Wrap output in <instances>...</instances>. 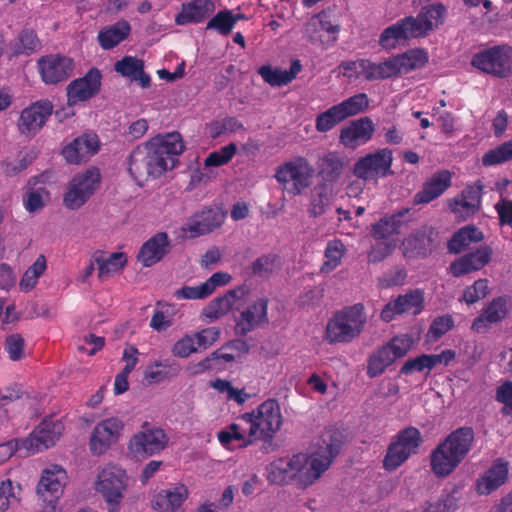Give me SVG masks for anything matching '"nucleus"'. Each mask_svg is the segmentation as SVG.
Instances as JSON below:
<instances>
[{"label":"nucleus","instance_id":"nucleus-1","mask_svg":"<svg viewBox=\"0 0 512 512\" xmlns=\"http://www.w3.org/2000/svg\"><path fill=\"white\" fill-rule=\"evenodd\" d=\"M185 144L178 131L157 135L130 154L128 170L134 180L142 185L149 178H158L179 164Z\"/></svg>","mask_w":512,"mask_h":512},{"label":"nucleus","instance_id":"nucleus-2","mask_svg":"<svg viewBox=\"0 0 512 512\" xmlns=\"http://www.w3.org/2000/svg\"><path fill=\"white\" fill-rule=\"evenodd\" d=\"M282 423L279 403L275 399H267L218 432L217 438L228 449L247 447L257 439L272 438Z\"/></svg>","mask_w":512,"mask_h":512},{"label":"nucleus","instance_id":"nucleus-3","mask_svg":"<svg viewBox=\"0 0 512 512\" xmlns=\"http://www.w3.org/2000/svg\"><path fill=\"white\" fill-rule=\"evenodd\" d=\"M340 446L341 434L335 429H327L309 452L294 454L296 485L307 488L314 484L330 467Z\"/></svg>","mask_w":512,"mask_h":512},{"label":"nucleus","instance_id":"nucleus-4","mask_svg":"<svg viewBox=\"0 0 512 512\" xmlns=\"http://www.w3.org/2000/svg\"><path fill=\"white\" fill-rule=\"evenodd\" d=\"M445 13L442 3L424 6L417 17H405L384 29L379 44L384 49H393L400 41L426 36L434 27L443 24Z\"/></svg>","mask_w":512,"mask_h":512},{"label":"nucleus","instance_id":"nucleus-5","mask_svg":"<svg viewBox=\"0 0 512 512\" xmlns=\"http://www.w3.org/2000/svg\"><path fill=\"white\" fill-rule=\"evenodd\" d=\"M474 441L471 428L451 432L431 453V470L439 477L451 474L464 460Z\"/></svg>","mask_w":512,"mask_h":512},{"label":"nucleus","instance_id":"nucleus-6","mask_svg":"<svg viewBox=\"0 0 512 512\" xmlns=\"http://www.w3.org/2000/svg\"><path fill=\"white\" fill-rule=\"evenodd\" d=\"M130 482L127 471L110 462L97 468L92 487L105 503L108 512H119Z\"/></svg>","mask_w":512,"mask_h":512},{"label":"nucleus","instance_id":"nucleus-7","mask_svg":"<svg viewBox=\"0 0 512 512\" xmlns=\"http://www.w3.org/2000/svg\"><path fill=\"white\" fill-rule=\"evenodd\" d=\"M367 323L362 304H354L335 312L327 321L324 340L331 344H348L357 339Z\"/></svg>","mask_w":512,"mask_h":512},{"label":"nucleus","instance_id":"nucleus-8","mask_svg":"<svg viewBox=\"0 0 512 512\" xmlns=\"http://www.w3.org/2000/svg\"><path fill=\"white\" fill-rule=\"evenodd\" d=\"M102 175L97 167H89L74 174L66 185L63 205L69 210H79L99 190Z\"/></svg>","mask_w":512,"mask_h":512},{"label":"nucleus","instance_id":"nucleus-9","mask_svg":"<svg viewBox=\"0 0 512 512\" xmlns=\"http://www.w3.org/2000/svg\"><path fill=\"white\" fill-rule=\"evenodd\" d=\"M314 173L315 170L307 159L296 157L277 167L275 179L283 191L297 196L312 185Z\"/></svg>","mask_w":512,"mask_h":512},{"label":"nucleus","instance_id":"nucleus-10","mask_svg":"<svg viewBox=\"0 0 512 512\" xmlns=\"http://www.w3.org/2000/svg\"><path fill=\"white\" fill-rule=\"evenodd\" d=\"M416 342L417 340L410 334H401L393 337L370 356L367 374L370 377L381 375L397 359L406 356L415 346Z\"/></svg>","mask_w":512,"mask_h":512},{"label":"nucleus","instance_id":"nucleus-11","mask_svg":"<svg viewBox=\"0 0 512 512\" xmlns=\"http://www.w3.org/2000/svg\"><path fill=\"white\" fill-rule=\"evenodd\" d=\"M421 443V434L417 428L408 427L400 431L387 448L383 468L394 471L416 454Z\"/></svg>","mask_w":512,"mask_h":512},{"label":"nucleus","instance_id":"nucleus-12","mask_svg":"<svg viewBox=\"0 0 512 512\" xmlns=\"http://www.w3.org/2000/svg\"><path fill=\"white\" fill-rule=\"evenodd\" d=\"M249 293V288L246 285H241L215 297L201 310V319L212 323L233 311L239 310L248 301Z\"/></svg>","mask_w":512,"mask_h":512},{"label":"nucleus","instance_id":"nucleus-13","mask_svg":"<svg viewBox=\"0 0 512 512\" xmlns=\"http://www.w3.org/2000/svg\"><path fill=\"white\" fill-rule=\"evenodd\" d=\"M471 64L487 74L505 78L512 74V49L507 45L485 49L473 56Z\"/></svg>","mask_w":512,"mask_h":512},{"label":"nucleus","instance_id":"nucleus-14","mask_svg":"<svg viewBox=\"0 0 512 512\" xmlns=\"http://www.w3.org/2000/svg\"><path fill=\"white\" fill-rule=\"evenodd\" d=\"M68 482L69 477L64 467L59 464H49L41 470L35 487L36 495L46 504L54 501L57 505Z\"/></svg>","mask_w":512,"mask_h":512},{"label":"nucleus","instance_id":"nucleus-15","mask_svg":"<svg viewBox=\"0 0 512 512\" xmlns=\"http://www.w3.org/2000/svg\"><path fill=\"white\" fill-rule=\"evenodd\" d=\"M392 161L390 149H379L359 158L353 166V174L361 180L377 182L392 173Z\"/></svg>","mask_w":512,"mask_h":512},{"label":"nucleus","instance_id":"nucleus-16","mask_svg":"<svg viewBox=\"0 0 512 512\" xmlns=\"http://www.w3.org/2000/svg\"><path fill=\"white\" fill-rule=\"evenodd\" d=\"M124 422L119 417H109L99 421L89 437V450L94 456L104 455L120 439Z\"/></svg>","mask_w":512,"mask_h":512},{"label":"nucleus","instance_id":"nucleus-17","mask_svg":"<svg viewBox=\"0 0 512 512\" xmlns=\"http://www.w3.org/2000/svg\"><path fill=\"white\" fill-rule=\"evenodd\" d=\"M169 438L163 429L148 427L135 433L128 443V450L135 458L144 459L164 450Z\"/></svg>","mask_w":512,"mask_h":512},{"label":"nucleus","instance_id":"nucleus-18","mask_svg":"<svg viewBox=\"0 0 512 512\" xmlns=\"http://www.w3.org/2000/svg\"><path fill=\"white\" fill-rule=\"evenodd\" d=\"M368 105L369 99L365 93L356 94L320 113L316 119V128H332L346 118L364 111Z\"/></svg>","mask_w":512,"mask_h":512},{"label":"nucleus","instance_id":"nucleus-19","mask_svg":"<svg viewBox=\"0 0 512 512\" xmlns=\"http://www.w3.org/2000/svg\"><path fill=\"white\" fill-rule=\"evenodd\" d=\"M64 425L60 420L44 419L25 439L22 446L26 455H32L53 446L61 437Z\"/></svg>","mask_w":512,"mask_h":512},{"label":"nucleus","instance_id":"nucleus-20","mask_svg":"<svg viewBox=\"0 0 512 512\" xmlns=\"http://www.w3.org/2000/svg\"><path fill=\"white\" fill-rule=\"evenodd\" d=\"M101 72L91 68L83 77L70 82L66 88L68 104L74 106L96 96L101 88Z\"/></svg>","mask_w":512,"mask_h":512},{"label":"nucleus","instance_id":"nucleus-21","mask_svg":"<svg viewBox=\"0 0 512 512\" xmlns=\"http://www.w3.org/2000/svg\"><path fill=\"white\" fill-rule=\"evenodd\" d=\"M512 308L511 299L507 296H500L493 299L476 317L471 328L476 333H485L494 324L504 320Z\"/></svg>","mask_w":512,"mask_h":512},{"label":"nucleus","instance_id":"nucleus-22","mask_svg":"<svg viewBox=\"0 0 512 512\" xmlns=\"http://www.w3.org/2000/svg\"><path fill=\"white\" fill-rule=\"evenodd\" d=\"M232 276L227 272H216L205 282L196 286H183L174 291L177 300H201L212 295L218 288L228 285Z\"/></svg>","mask_w":512,"mask_h":512},{"label":"nucleus","instance_id":"nucleus-23","mask_svg":"<svg viewBox=\"0 0 512 512\" xmlns=\"http://www.w3.org/2000/svg\"><path fill=\"white\" fill-rule=\"evenodd\" d=\"M423 304V292L418 289L411 290L404 295L398 296L393 301L388 302L382 309L380 317L383 321L390 322L397 315L403 313L417 315L423 310Z\"/></svg>","mask_w":512,"mask_h":512},{"label":"nucleus","instance_id":"nucleus-24","mask_svg":"<svg viewBox=\"0 0 512 512\" xmlns=\"http://www.w3.org/2000/svg\"><path fill=\"white\" fill-rule=\"evenodd\" d=\"M41 77L46 84L67 80L74 68L73 60L66 56L48 55L38 61Z\"/></svg>","mask_w":512,"mask_h":512},{"label":"nucleus","instance_id":"nucleus-25","mask_svg":"<svg viewBox=\"0 0 512 512\" xmlns=\"http://www.w3.org/2000/svg\"><path fill=\"white\" fill-rule=\"evenodd\" d=\"M226 218V212L218 206L203 209L186 223L183 231L191 237L204 235L219 228Z\"/></svg>","mask_w":512,"mask_h":512},{"label":"nucleus","instance_id":"nucleus-26","mask_svg":"<svg viewBox=\"0 0 512 512\" xmlns=\"http://www.w3.org/2000/svg\"><path fill=\"white\" fill-rule=\"evenodd\" d=\"M190 495L184 484H175L156 492L151 499V507L157 512H176Z\"/></svg>","mask_w":512,"mask_h":512},{"label":"nucleus","instance_id":"nucleus-27","mask_svg":"<svg viewBox=\"0 0 512 512\" xmlns=\"http://www.w3.org/2000/svg\"><path fill=\"white\" fill-rule=\"evenodd\" d=\"M100 141L96 134L86 133L64 146L62 155L70 164H80L97 153Z\"/></svg>","mask_w":512,"mask_h":512},{"label":"nucleus","instance_id":"nucleus-28","mask_svg":"<svg viewBox=\"0 0 512 512\" xmlns=\"http://www.w3.org/2000/svg\"><path fill=\"white\" fill-rule=\"evenodd\" d=\"M492 248L484 245L477 250L467 253L450 264V272L455 277H460L481 270L492 259Z\"/></svg>","mask_w":512,"mask_h":512},{"label":"nucleus","instance_id":"nucleus-29","mask_svg":"<svg viewBox=\"0 0 512 512\" xmlns=\"http://www.w3.org/2000/svg\"><path fill=\"white\" fill-rule=\"evenodd\" d=\"M267 310L268 300L264 297L257 298L240 313L236 321V329L244 335L266 323L268 321Z\"/></svg>","mask_w":512,"mask_h":512},{"label":"nucleus","instance_id":"nucleus-30","mask_svg":"<svg viewBox=\"0 0 512 512\" xmlns=\"http://www.w3.org/2000/svg\"><path fill=\"white\" fill-rule=\"evenodd\" d=\"M169 251L166 233L160 232L149 238L141 247L137 259L145 267L159 262Z\"/></svg>","mask_w":512,"mask_h":512},{"label":"nucleus","instance_id":"nucleus-31","mask_svg":"<svg viewBox=\"0 0 512 512\" xmlns=\"http://www.w3.org/2000/svg\"><path fill=\"white\" fill-rule=\"evenodd\" d=\"M215 10L213 0H192L183 3L181 11L175 17L177 25H186L188 23H200Z\"/></svg>","mask_w":512,"mask_h":512},{"label":"nucleus","instance_id":"nucleus-32","mask_svg":"<svg viewBox=\"0 0 512 512\" xmlns=\"http://www.w3.org/2000/svg\"><path fill=\"white\" fill-rule=\"evenodd\" d=\"M480 205V191L474 186H467L460 195L449 202L451 212L455 217L465 220L473 215Z\"/></svg>","mask_w":512,"mask_h":512},{"label":"nucleus","instance_id":"nucleus-33","mask_svg":"<svg viewBox=\"0 0 512 512\" xmlns=\"http://www.w3.org/2000/svg\"><path fill=\"white\" fill-rule=\"evenodd\" d=\"M508 477V463L498 459L493 465L478 479L477 491L481 495H488L501 485Z\"/></svg>","mask_w":512,"mask_h":512},{"label":"nucleus","instance_id":"nucleus-34","mask_svg":"<svg viewBox=\"0 0 512 512\" xmlns=\"http://www.w3.org/2000/svg\"><path fill=\"white\" fill-rule=\"evenodd\" d=\"M355 70L358 75H362L367 81L384 80L395 77L394 64L391 57L380 63H373L367 59H361L354 62Z\"/></svg>","mask_w":512,"mask_h":512},{"label":"nucleus","instance_id":"nucleus-35","mask_svg":"<svg viewBox=\"0 0 512 512\" xmlns=\"http://www.w3.org/2000/svg\"><path fill=\"white\" fill-rule=\"evenodd\" d=\"M451 184V175L448 171L434 174L423 186V189L414 196V203L425 204L439 197Z\"/></svg>","mask_w":512,"mask_h":512},{"label":"nucleus","instance_id":"nucleus-36","mask_svg":"<svg viewBox=\"0 0 512 512\" xmlns=\"http://www.w3.org/2000/svg\"><path fill=\"white\" fill-rule=\"evenodd\" d=\"M52 112L53 104L49 100H39L21 112L20 122L26 128H41Z\"/></svg>","mask_w":512,"mask_h":512},{"label":"nucleus","instance_id":"nucleus-37","mask_svg":"<svg viewBox=\"0 0 512 512\" xmlns=\"http://www.w3.org/2000/svg\"><path fill=\"white\" fill-rule=\"evenodd\" d=\"M114 70L131 81H140L143 88L150 86V76L144 71V62L133 56H125L114 64Z\"/></svg>","mask_w":512,"mask_h":512},{"label":"nucleus","instance_id":"nucleus-38","mask_svg":"<svg viewBox=\"0 0 512 512\" xmlns=\"http://www.w3.org/2000/svg\"><path fill=\"white\" fill-rule=\"evenodd\" d=\"M301 69L300 61L293 60L289 70L283 71L278 67L273 68L270 65H263L258 69V74L271 86H283L295 79Z\"/></svg>","mask_w":512,"mask_h":512},{"label":"nucleus","instance_id":"nucleus-39","mask_svg":"<svg viewBox=\"0 0 512 512\" xmlns=\"http://www.w3.org/2000/svg\"><path fill=\"white\" fill-rule=\"evenodd\" d=\"M267 478L273 484H287L289 482L296 484L294 455L278 458L270 463L267 468Z\"/></svg>","mask_w":512,"mask_h":512},{"label":"nucleus","instance_id":"nucleus-40","mask_svg":"<svg viewBox=\"0 0 512 512\" xmlns=\"http://www.w3.org/2000/svg\"><path fill=\"white\" fill-rule=\"evenodd\" d=\"M394 64L395 76L406 74L411 70L423 67L428 61L427 52L422 49H413L391 57Z\"/></svg>","mask_w":512,"mask_h":512},{"label":"nucleus","instance_id":"nucleus-41","mask_svg":"<svg viewBox=\"0 0 512 512\" xmlns=\"http://www.w3.org/2000/svg\"><path fill=\"white\" fill-rule=\"evenodd\" d=\"M23 486L10 478L0 481V512H9L21 505Z\"/></svg>","mask_w":512,"mask_h":512},{"label":"nucleus","instance_id":"nucleus-42","mask_svg":"<svg viewBox=\"0 0 512 512\" xmlns=\"http://www.w3.org/2000/svg\"><path fill=\"white\" fill-rule=\"evenodd\" d=\"M95 262L98 265V277L105 280L124 269L127 264V255L123 252H113L108 256L100 254L95 256Z\"/></svg>","mask_w":512,"mask_h":512},{"label":"nucleus","instance_id":"nucleus-43","mask_svg":"<svg viewBox=\"0 0 512 512\" xmlns=\"http://www.w3.org/2000/svg\"><path fill=\"white\" fill-rule=\"evenodd\" d=\"M130 31V24L126 20H121L100 30L97 39L104 50H109L125 40Z\"/></svg>","mask_w":512,"mask_h":512},{"label":"nucleus","instance_id":"nucleus-44","mask_svg":"<svg viewBox=\"0 0 512 512\" xmlns=\"http://www.w3.org/2000/svg\"><path fill=\"white\" fill-rule=\"evenodd\" d=\"M344 159L335 152L324 154L318 161V175L325 182L337 181L344 169Z\"/></svg>","mask_w":512,"mask_h":512},{"label":"nucleus","instance_id":"nucleus-45","mask_svg":"<svg viewBox=\"0 0 512 512\" xmlns=\"http://www.w3.org/2000/svg\"><path fill=\"white\" fill-rule=\"evenodd\" d=\"M484 239L483 233L472 225H467L456 232L448 243L450 252L460 253L474 243Z\"/></svg>","mask_w":512,"mask_h":512},{"label":"nucleus","instance_id":"nucleus-46","mask_svg":"<svg viewBox=\"0 0 512 512\" xmlns=\"http://www.w3.org/2000/svg\"><path fill=\"white\" fill-rule=\"evenodd\" d=\"M409 212V209H403L397 214L382 218L373 225L371 235L375 240L397 239L398 229L400 227V218Z\"/></svg>","mask_w":512,"mask_h":512},{"label":"nucleus","instance_id":"nucleus-47","mask_svg":"<svg viewBox=\"0 0 512 512\" xmlns=\"http://www.w3.org/2000/svg\"><path fill=\"white\" fill-rule=\"evenodd\" d=\"M175 315L176 309L173 305L169 303H157L149 326L156 332H164L173 325Z\"/></svg>","mask_w":512,"mask_h":512},{"label":"nucleus","instance_id":"nucleus-48","mask_svg":"<svg viewBox=\"0 0 512 512\" xmlns=\"http://www.w3.org/2000/svg\"><path fill=\"white\" fill-rule=\"evenodd\" d=\"M47 269V260L44 255H39L36 260L26 269L19 281V289L22 292L33 290L38 284L39 278Z\"/></svg>","mask_w":512,"mask_h":512},{"label":"nucleus","instance_id":"nucleus-49","mask_svg":"<svg viewBox=\"0 0 512 512\" xmlns=\"http://www.w3.org/2000/svg\"><path fill=\"white\" fill-rule=\"evenodd\" d=\"M332 201V190L326 184L315 187L310 199L309 214L313 217L324 214Z\"/></svg>","mask_w":512,"mask_h":512},{"label":"nucleus","instance_id":"nucleus-50","mask_svg":"<svg viewBox=\"0 0 512 512\" xmlns=\"http://www.w3.org/2000/svg\"><path fill=\"white\" fill-rule=\"evenodd\" d=\"M345 253L346 247L341 240L332 239L328 241L324 252L325 261L322 264L321 271L329 273L335 270L341 264Z\"/></svg>","mask_w":512,"mask_h":512},{"label":"nucleus","instance_id":"nucleus-51","mask_svg":"<svg viewBox=\"0 0 512 512\" xmlns=\"http://www.w3.org/2000/svg\"><path fill=\"white\" fill-rule=\"evenodd\" d=\"M210 385L219 394H222L227 401H233L238 405L244 404L250 398L244 388H236L227 380L216 379Z\"/></svg>","mask_w":512,"mask_h":512},{"label":"nucleus","instance_id":"nucleus-52","mask_svg":"<svg viewBox=\"0 0 512 512\" xmlns=\"http://www.w3.org/2000/svg\"><path fill=\"white\" fill-rule=\"evenodd\" d=\"M489 293V281L487 279H478L463 290L459 300L465 302L467 305H472L484 299Z\"/></svg>","mask_w":512,"mask_h":512},{"label":"nucleus","instance_id":"nucleus-53","mask_svg":"<svg viewBox=\"0 0 512 512\" xmlns=\"http://www.w3.org/2000/svg\"><path fill=\"white\" fill-rule=\"evenodd\" d=\"M233 28L234 19L232 18V11L228 9L219 11L206 25L207 30H215L224 36L229 35Z\"/></svg>","mask_w":512,"mask_h":512},{"label":"nucleus","instance_id":"nucleus-54","mask_svg":"<svg viewBox=\"0 0 512 512\" xmlns=\"http://www.w3.org/2000/svg\"><path fill=\"white\" fill-rule=\"evenodd\" d=\"M373 130H341L340 143L348 149H356L372 138Z\"/></svg>","mask_w":512,"mask_h":512},{"label":"nucleus","instance_id":"nucleus-55","mask_svg":"<svg viewBox=\"0 0 512 512\" xmlns=\"http://www.w3.org/2000/svg\"><path fill=\"white\" fill-rule=\"evenodd\" d=\"M512 159V141L489 150L482 157L484 166H494L507 162Z\"/></svg>","mask_w":512,"mask_h":512},{"label":"nucleus","instance_id":"nucleus-56","mask_svg":"<svg viewBox=\"0 0 512 512\" xmlns=\"http://www.w3.org/2000/svg\"><path fill=\"white\" fill-rule=\"evenodd\" d=\"M237 147L234 143H230L221 147L219 150L211 152L204 160V167H219L229 163L236 154Z\"/></svg>","mask_w":512,"mask_h":512},{"label":"nucleus","instance_id":"nucleus-57","mask_svg":"<svg viewBox=\"0 0 512 512\" xmlns=\"http://www.w3.org/2000/svg\"><path fill=\"white\" fill-rule=\"evenodd\" d=\"M48 200L46 189H29L23 197V206L29 213H35L43 209Z\"/></svg>","mask_w":512,"mask_h":512},{"label":"nucleus","instance_id":"nucleus-58","mask_svg":"<svg viewBox=\"0 0 512 512\" xmlns=\"http://www.w3.org/2000/svg\"><path fill=\"white\" fill-rule=\"evenodd\" d=\"M397 245V239L390 240H376V243L371 247L368 252V260L372 263H377L384 260L389 256Z\"/></svg>","mask_w":512,"mask_h":512},{"label":"nucleus","instance_id":"nucleus-59","mask_svg":"<svg viewBox=\"0 0 512 512\" xmlns=\"http://www.w3.org/2000/svg\"><path fill=\"white\" fill-rule=\"evenodd\" d=\"M433 369V365L428 354H422L415 358L407 360L401 367L400 373L411 375L415 372L429 373Z\"/></svg>","mask_w":512,"mask_h":512},{"label":"nucleus","instance_id":"nucleus-60","mask_svg":"<svg viewBox=\"0 0 512 512\" xmlns=\"http://www.w3.org/2000/svg\"><path fill=\"white\" fill-rule=\"evenodd\" d=\"M172 354L178 358H188L192 354L198 352L195 337L193 334H185L178 339L172 346Z\"/></svg>","mask_w":512,"mask_h":512},{"label":"nucleus","instance_id":"nucleus-61","mask_svg":"<svg viewBox=\"0 0 512 512\" xmlns=\"http://www.w3.org/2000/svg\"><path fill=\"white\" fill-rule=\"evenodd\" d=\"M172 377L168 366L164 365L161 361H155L149 364L146 368L144 378L149 383L158 384Z\"/></svg>","mask_w":512,"mask_h":512},{"label":"nucleus","instance_id":"nucleus-62","mask_svg":"<svg viewBox=\"0 0 512 512\" xmlns=\"http://www.w3.org/2000/svg\"><path fill=\"white\" fill-rule=\"evenodd\" d=\"M221 331L217 327H207L193 334L198 351L211 347L220 337Z\"/></svg>","mask_w":512,"mask_h":512},{"label":"nucleus","instance_id":"nucleus-63","mask_svg":"<svg viewBox=\"0 0 512 512\" xmlns=\"http://www.w3.org/2000/svg\"><path fill=\"white\" fill-rule=\"evenodd\" d=\"M321 14L313 16L304 26V33L311 43L324 44L323 33L321 31Z\"/></svg>","mask_w":512,"mask_h":512},{"label":"nucleus","instance_id":"nucleus-64","mask_svg":"<svg viewBox=\"0 0 512 512\" xmlns=\"http://www.w3.org/2000/svg\"><path fill=\"white\" fill-rule=\"evenodd\" d=\"M5 350L11 360L17 361L24 356V340L19 334H12L5 340Z\"/></svg>","mask_w":512,"mask_h":512}]
</instances>
